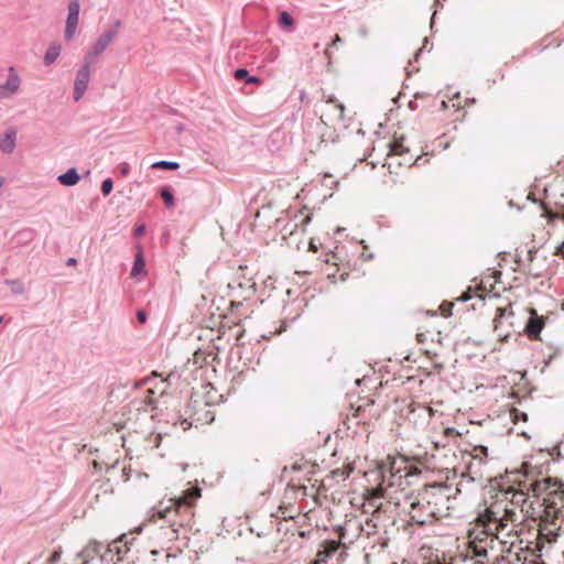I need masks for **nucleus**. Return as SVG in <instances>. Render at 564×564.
<instances>
[{"instance_id":"37998d69","label":"nucleus","mask_w":564,"mask_h":564,"mask_svg":"<svg viewBox=\"0 0 564 564\" xmlns=\"http://www.w3.org/2000/svg\"><path fill=\"white\" fill-rule=\"evenodd\" d=\"M416 339L419 343H424L426 340V336L424 333H417L416 334Z\"/></svg>"},{"instance_id":"c85d7f7f","label":"nucleus","mask_w":564,"mask_h":564,"mask_svg":"<svg viewBox=\"0 0 564 564\" xmlns=\"http://www.w3.org/2000/svg\"><path fill=\"white\" fill-rule=\"evenodd\" d=\"M454 306V303L452 302H443L441 305H440V311H441V314L444 316V317H448L452 315V308Z\"/></svg>"},{"instance_id":"e433bc0d","label":"nucleus","mask_w":564,"mask_h":564,"mask_svg":"<svg viewBox=\"0 0 564 564\" xmlns=\"http://www.w3.org/2000/svg\"><path fill=\"white\" fill-rule=\"evenodd\" d=\"M59 558H61V552L54 551L47 562L50 564H55L59 561Z\"/></svg>"},{"instance_id":"6ab92c4d","label":"nucleus","mask_w":564,"mask_h":564,"mask_svg":"<svg viewBox=\"0 0 564 564\" xmlns=\"http://www.w3.org/2000/svg\"><path fill=\"white\" fill-rule=\"evenodd\" d=\"M15 130L9 129L0 139V149L4 153H12L15 148Z\"/></svg>"},{"instance_id":"864d4df0","label":"nucleus","mask_w":564,"mask_h":564,"mask_svg":"<svg viewBox=\"0 0 564 564\" xmlns=\"http://www.w3.org/2000/svg\"><path fill=\"white\" fill-rule=\"evenodd\" d=\"M554 43H555L556 46H558L561 44V40L556 39V40H554Z\"/></svg>"},{"instance_id":"58836bf2","label":"nucleus","mask_w":564,"mask_h":564,"mask_svg":"<svg viewBox=\"0 0 564 564\" xmlns=\"http://www.w3.org/2000/svg\"><path fill=\"white\" fill-rule=\"evenodd\" d=\"M444 434H445L446 436H453V437H456V436H458V435H459V433H458L454 427H447V429H445Z\"/></svg>"},{"instance_id":"a18cd8bd","label":"nucleus","mask_w":564,"mask_h":564,"mask_svg":"<svg viewBox=\"0 0 564 564\" xmlns=\"http://www.w3.org/2000/svg\"><path fill=\"white\" fill-rule=\"evenodd\" d=\"M230 305L232 308H238V307L242 306V303L232 301Z\"/></svg>"},{"instance_id":"f8f14e48","label":"nucleus","mask_w":564,"mask_h":564,"mask_svg":"<svg viewBox=\"0 0 564 564\" xmlns=\"http://www.w3.org/2000/svg\"><path fill=\"white\" fill-rule=\"evenodd\" d=\"M93 64H88L87 61L84 59V64L77 72L75 83H74V98L75 100H79L85 94L89 79H90V66Z\"/></svg>"},{"instance_id":"1a4fd4ad","label":"nucleus","mask_w":564,"mask_h":564,"mask_svg":"<svg viewBox=\"0 0 564 564\" xmlns=\"http://www.w3.org/2000/svg\"><path fill=\"white\" fill-rule=\"evenodd\" d=\"M345 106L336 98L328 97L321 106V120L332 127L344 122Z\"/></svg>"},{"instance_id":"0eeeda50","label":"nucleus","mask_w":564,"mask_h":564,"mask_svg":"<svg viewBox=\"0 0 564 564\" xmlns=\"http://www.w3.org/2000/svg\"><path fill=\"white\" fill-rule=\"evenodd\" d=\"M500 278L501 272L494 271L490 275L481 280V283L478 288H468V290L464 292L462 296L457 297V300L465 302L476 295L479 296L480 299H485L486 296H488L489 299L496 297L498 295V292H495V284L499 281Z\"/></svg>"},{"instance_id":"09e8293b","label":"nucleus","mask_w":564,"mask_h":564,"mask_svg":"<svg viewBox=\"0 0 564 564\" xmlns=\"http://www.w3.org/2000/svg\"><path fill=\"white\" fill-rule=\"evenodd\" d=\"M121 173H122L123 175H127V174H128V166H127V165H124V166L121 169Z\"/></svg>"},{"instance_id":"7ed1b4c3","label":"nucleus","mask_w":564,"mask_h":564,"mask_svg":"<svg viewBox=\"0 0 564 564\" xmlns=\"http://www.w3.org/2000/svg\"><path fill=\"white\" fill-rule=\"evenodd\" d=\"M364 502V511H371L372 516L376 517L380 512H386L388 506L394 500L395 506H409V516L412 522L424 525L434 521L433 512L426 507L421 506V492L417 496H408L403 490L393 489L390 484L388 487H383L382 484L375 488L366 489Z\"/></svg>"},{"instance_id":"72a5a7b5","label":"nucleus","mask_w":564,"mask_h":564,"mask_svg":"<svg viewBox=\"0 0 564 564\" xmlns=\"http://www.w3.org/2000/svg\"><path fill=\"white\" fill-rule=\"evenodd\" d=\"M248 76V70L245 68H239L235 72L236 79H242Z\"/></svg>"},{"instance_id":"4be33fe9","label":"nucleus","mask_w":564,"mask_h":564,"mask_svg":"<svg viewBox=\"0 0 564 564\" xmlns=\"http://www.w3.org/2000/svg\"><path fill=\"white\" fill-rule=\"evenodd\" d=\"M61 52H62L61 44H58L56 42L51 43L45 52L44 57H43L44 64L45 65L53 64L58 58Z\"/></svg>"},{"instance_id":"f03ea898","label":"nucleus","mask_w":564,"mask_h":564,"mask_svg":"<svg viewBox=\"0 0 564 564\" xmlns=\"http://www.w3.org/2000/svg\"><path fill=\"white\" fill-rule=\"evenodd\" d=\"M200 489L193 487L182 491L177 497L161 500L154 509L151 521H163L161 529L169 541L178 539L181 530L192 525L195 516V506L200 498Z\"/></svg>"},{"instance_id":"3c124183","label":"nucleus","mask_w":564,"mask_h":564,"mask_svg":"<svg viewBox=\"0 0 564 564\" xmlns=\"http://www.w3.org/2000/svg\"><path fill=\"white\" fill-rule=\"evenodd\" d=\"M150 382H151V378H147V379H144V380H143V383H144V384H148V383H150Z\"/></svg>"},{"instance_id":"473e14b6","label":"nucleus","mask_w":564,"mask_h":564,"mask_svg":"<svg viewBox=\"0 0 564 564\" xmlns=\"http://www.w3.org/2000/svg\"><path fill=\"white\" fill-rule=\"evenodd\" d=\"M366 411V408L362 405H359L358 408L354 409L352 416L354 417H365L364 413Z\"/></svg>"},{"instance_id":"5701e85b","label":"nucleus","mask_w":564,"mask_h":564,"mask_svg":"<svg viewBox=\"0 0 564 564\" xmlns=\"http://www.w3.org/2000/svg\"><path fill=\"white\" fill-rule=\"evenodd\" d=\"M80 181L76 169L72 167L66 173L58 176V182L64 186H74Z\"/></svg>"},{"instance_id":"bb28decb","label":"nucleus","mask_w":564,"mask_h":564,"mask_svg":"<svg viewBox=\"0 0 564 564\" xmlns=\"http://www.w3.org/2000/svg\"><path fill=\"white\" fill-rule=\"evenodd\" d=\"M161 197H162V199L164 200V203H165V205H166L167 207H173V205H174V198H173V195H172V193H171V191H170V189H167V188H163V189L161 191Z\"/></svg>"},{"instance_id":"ea45409f","label":"nucleus","mask_w":564,"mask_h":564,"mask_svg":"<svg viewBox=\"0 0 564 564\" xmlns=\"http://www.w3.org/2000/svg\"><path fill=\"white\" fill-rule=\"evenodd\" d=\"M308 250L312 251V252H317L318 250V247L317 245L315 243V240L314 239H311L310 242H308Z\"/></svg>"},{"instance_id":"6e6552de","label":"nucleus","mask_w":564,"mask_h":564,"mask_svg":"<svg viewBox=\"0 0 564 564\" xmlns=\"http://www.w3.org/2000/svg\"><path fill=\"white\" fill-rule=\"evenodd\" d=\"M403 415L414 427H424L434 415V410L430 405L410 401Z\"/></svg>"},{"instance_id":"f704fd0d","label":"nucleus","mask_w":564,"mask_h":564,"mask_svg":"<svg viewBox=\"0 0 564 564\" xmlns=\"http://www.w3.org/2000/svg\"><path fill=\"white\" fill-rule=\"evenodd\" d=\"M549 216L551 219H561L562 221H564V212L560 213L550 210Z\"/></svg>"},{"instance_id":"cd10ccee","label":"nucleus","mask_w":564,"mask_h":564,"mask_svg":"<svg viewBox=\"0 0 564 564\" xmlns=\"http://www.w3.org/2000/svg\"><path fill=\"white\" fill-rule=\"evenodd\" d=\"M7 284L10 285L12 292H14V293L22 294L24 292V286L20 281L10 280V281H7Z\"/></svg>"},{"instance_id":"2f4dec72","label":"nucleus","mask_w":564,"mask_h":564,"mask_svg":"<svg viewBox=\"0 0 564 564\" xmlns=\"http://www.w3.org/2000/svg\"><path fill=\"white\" fill-rule=\"evenodd\" d=\"M324 261H325L326 264H332V265L336 267L337 265V261H338V257L334 252H329V253L326 254Z\"/></svg>"},{"instance_id":"dca6fc26","label":"nucleus","mask_w":564,"mask_h":564,"mask_svg":"<svg viewBox=\"0 0 564 564\" xmlns=\"http://www.w3.org/2000/svg\"><path fill=\"white\" fill-rule=\"evenodd\" d=\"M340 546L339 541L329 540L324 541L321 544L319 550L316 553L315 560L310 564H326L327 558L332 557Z\"/></svg>"},{"instance_id":"49530a36","label":"nucleus","mask_w":564,"mask_h":564,"mask_svg":"<svg viewBox=\"0 0 564 564\" xmlns=\"http://www.w3.org/2000/svg\"><path fill=\"white\" fill-rule=\"evenodd\" d=\"M76 262H77V261H76V259H75V258H69V259L67 260V265H75V264H76Z\"/></svg>"},{"instance_id":"f257e3e1","label":"nucleus","mask_w":564,"mask_h":564,"mask_svg":"<svg viewBox=\"0 0 564 564\" xmlns=\"http://www.w3.org/2000/svg\"><path fill=\"white\" fill-rule=\"evenodd\" d=\"M510 486L495 491L484 511L479 512L477 523L492 530L503 544L512 546L518 540V527L530 512L532 502L529 497H543L539 514V541L552 543L564 532V489L563 484L550 477L534 478L528 471H514L509 476Z\"/></svg>"},{"instance_id":"393cba45","label":"nucleus","mask_w":564,"mask_h":564,"mask_svg":"<svg viewBox=\"0 0 564 564\" xmlns=\"http://www.w3.org/2000/svg\"><path fill=\"white\" fill-rule=\"evenodd\" d=\"M522 405L520 401L519 406H512L510 409V419L514 425H518L520 422H528V413L521 408Z\"/></svg>"},{"instance_id":"a211bd4d","label":"nucleus","mask_w":564,"mask_h":564,"mask_svg":"<svg viewBox=\"0 0 564 564\" xmlns=\"http://www.w3.org/2000/svg\"><path fill=\"white\" fill-rule=\"evenodd\" d=\"M470 457L471 462L469 463L468 469L471 473L474 467L480 468L488 463L489 449L482 445L474 446L470 452Z\"/></svg>"},{"instance_id":"a878e982","label":"nucleus","mask_w":564,"mask_h":564,"mask_svg":"<svg viewBox=\"0 0 564 564\" xmlns=\"http://www.w3.org/2000/svg\"><path fill=\"white\" fill-rule=\"evenodd\" d=\"M153 169H162V170H177L180 164L177 162H169V161H158L152 164Z\"/></svg>"},{"instance_id":"8fccbe9b","label":"nucleus","mask_w":564,"mask_h":564,"mask_svg":"<svg viewBox=\"0 0 564 564\" xmlns=\"http://www.w3.org/2000/svg\"><path fill=\"white\" fill-rule=\"evenodd\" d=\"M333 474H334V475H337V474H341V475H344L345 473H344V471H340L339 469H337V470H334V471H333Z\"/></svg>"},{"instance_id":"c756f323","label":"nucleus","mask_w":564,"mask_h":564,"mask_svg":"<svg viewBox=\"0 0 564 564\" xmlns=\"http://www.w3.org/2000/svg\"><path fill=\"white\" fill-rule=\"evenodd\" d=\"M280 24L290 28L294 24V20L288 12H282L280 14Z\"/></svg>"},{"instance_id":"4c0bfd02","label":"nucleus","mask_w":564,"mask_h":564,"mask_svg":"<svg viewBox=\"0 0 564 564\" xmlns=\"http://www.w3.org/2000/svg\"><path fill=\"white\" fill-rule=\"evenodd\" d=\"M137 318H138V321H139L141 324H144V323L147 322V318H148V317H147V314H145V312H144V311L139 310V311L137 312Z\"/></svg>"},{"instance_id":"4468645a","label":"nucleus","mask_w":564,"mask_h":564,"mask_svg":"<svg viewBox=\"0 0 564 564\" xmlns=\"http://www.w3.org/2000/svg\"><path fill=\"white\" fill-rule=\"evenodd\" d=\"M8 79L0 85V98H9L17 94L21 86V78L14 67H9Z\"/></svg>"},{"instance_id":"5fc2aeb1","label":"nucleus","mask_w":564,"mask_h":564,"mask_svg":"<svg viewBox=\"0 0 564 564\" xmlns=\"http://www.w3.org/2000/svg\"><path fill=\"white\" fill-rule=\"evenodd\" d=\"M327 276L332 278V276H334V273H327Z\"/></svg>"},{"instance_id":"9b49d317","label":"nucleus","mask_w":564,"mask_h":564,"mask_svg":"<svg viewBox=\"0 0 564 564\" xmlns=\"http://www.w3.org/2000/svg\"><path fill=\"white\" fill-rule=\"evenodd\" d=\"M389 473L392 477H408L415 470L412 464L404 456L389 457Z\"/></svg>"},{"instance_id":"423d86ee","label":"nucleus","mask_w":564,"mask_h":564,"mask_svg":"<svg viewBox=\"0 0 564 564\" xmlns=\"http://www.w3.org/2000/svg\"><path fill=\"white\" fill-rule=\"evenodd\" d=\"M414 162L415 155L404 145V137H394L393 141L389 143V152L384 163L389 172L390 182L397 183L400 174L399 170L411 167Z\"/></svg>"},{"instance_id":"603ef678","label":"nucleus","mask_w":564,"mask_h":564,"mask_svg":"<svg viewBox=\"0 0 564 564\" xmlns=\"http://www.w3.org/2000/svg\"><path fill=\"white\" fill-rule=\"evenodd\" d=\"M560 252L562 253V256L564 257V243L563 246L560 248Z\"/></svg>"},{"instance_id":"a19ab883","label":"nucleus","mask_w":564,"mask_h":564,"mask_svg":"<svg viewBox=\"0 0 564 564\" xmlns=\"http://www.w3.org/2000/svg\"><path fill=\"white\" fill-rule=\"evenodd\" d=\"M517 433H518L519 435L524 436L525 438H530V437H531V435H530V431H528V430H525V429H519V430L517 431Z\"/></svg>"},{"instance_id":"20e7f679","label":"nucleus","mask_w":564,"mask_h":564,"mask_svg":"<svg viewBox=\"0 0 564 564\" xmlns=\"http://www.w3.org/2000/svg\"><path fill=\"white\" fill-rule=\"evenodd\" d=\"M462 482L455 488L454 496L447 486L433 485L421 491V506L426 507L433 512L434 520L448 517L451 510L457 508L455 501L459 499L460 503L467 501V496H462Z\"/></svg>"},{"instance_id":"ddd939ff","label":"nucleus","mask_w":564,"mask_h":564,"mask_svg":"<svg viewBox=\"0 0 564 564\" xmlns=\"http://www.w3.org/2000/svg\"><path fill=\"white\" fill-rule=\"evenodd\" d=\"M79 21V2L70 0L68 3V15L66 20L64 36L66 41H72Z\"/></svg>"},{"instance_id":"de8ad7c7","label":"nucleus","mask_w":564,"mask_h":564,"mask_svg":"<svg viewBox=\"0 0 564 564\" xmlns=\"http://www.w3.org/2000/svg\"><path fill=\"white\" fill-rule=\"evenodd\" d=\"M340 41H341L340 36L336 35L334 41H333V44L339 43Z\"/></svg>"},{"instance_id":"2eb2a0df","label":"nucleus","mask_w":564,"mask_h":564,"mask_svg":"<svg viewBox=\"0 0 564 564\" xmlns=\"http://www.w3.org/2000/svg\"><path fill=\"white\" fill-rule=\"evenodd\" d=\"M512 318H513V312L511 310L510 304H508L505 307H497L496 316L494 318V328L498 333V336L507 337L509 335L508 332L503 334V333L499 332V329L502 328V326L505 324H507L508 326H511Z\"/></svg>"},{"instance_id":"7c9ffc66","label":"nucleus","mask_w":564,"mask_h":564,"mask_svg":"<svg viewBox=\"0 0 564 564\" xmlns=\"http://www.w3.org/2000/svg\"><path fill=\"white\" fill-rule=\"evenodd\" d=\"M112 191V181L107 178L101 184V192L105 196L109 195Z\"/></svg>"},{"instance_id":"c9c22d12","label":"nucleus","mask_w":564,"mask_h":564,"mask_svg":"<svg viewBox=\"0 0 564 564\" xmlns=\"http://www.w3.org/2000/svg\"><path fill=\"white\" fill-rule=\"evenodd\" d=\"M145 232V225L144 224H140L135 227L134 229V236L135 237H141L143 236Z\"/></svg>"},{"instance_id":"b1692460","label":"nucleus","mask_w":564,"mask_h":564,"mask_svg":"<svg viewBox=\"0 0 564 564\" xmlns=\"http://www.w3.org/2000/svg\"><path fill=\"white\" fill-rule=\"evenodd\" d=\"M299 513H300V511L297 509H295L293 506L281 505L278 508V511L275 513H273V516L276 518H280L282 520H291V519H294Z\"/></svg>"},{"instance_id":"79ce46f5","label":"nucleus","mask_w":564,"mask_h":564,"mask_svg":"<svg viewBox=\"0 0 564 564\" xmlns=\"http://www.w3.org/2000/svg\"><path fill=\"white\" fill-rule=\"evenodd\" d=\"M247 83L248 84H260L261 79L259 77H256V76H250V77L247 78Z\"/></svg>"},{"instance_id":"39448f33","label":"nucleus","mask_w":564,"mask_h":564,"mask_svg":"<svg viewBox=\"0 0 564 564\" xmlns=\"http://www.w3.org/2000/svg\"><path fill=\"white\" fill-rule=\"evenodd\" d=\"M467 539L466 556L477 558L478 564H484V560L488 558L489 553L494 551L497 543L502 546V551L505 549L509 551L511 547L509 544H503L496 532L477 523V520H475L473 528L468 531Z\"/></svg>"},{"instance_id":"9d476101","label":"nucleus","mask_w":564,"mask_h":564,"mask_svg":"<svg viewBox=\"0 0 564 564\" xmlns=\"http://www.w3.org/2000/svg\"><path fill=\"white\" fill-rule=\"evenodd\" d=\"M116 35V28L105 31L89 47L84 59L87 61L88 64H94L97 58L107 50Z\"/></svg>"},{"instance_id":"f3484780","label":"nucleus","mask_w":564,"mask_h":564,"mask_svg":"<svg viewBox=\"0 0 564 564\" xmlns=\"http://www.w3.org/2000/svg\"><path fill=\"white\" fill-rule=\"evenodd\" d=\"M544 327V318L539 316L535 310H530V318L525 326V332L530 338L538 339Z\"/></svg>"},{"instance_id":"c03bdc74","label":"nucleus","mask_w":564,"mask_h":564,"mask_svg":"<svg viewBox=\"0 0 564 564\" xmlns=\"http://www.w3.org/2000/svg\"><path fill=\"white\" fill-rule=\"evenodd\" d=\"M311 221V217L310 216H305L303 221H302V231L305 230V226Z\"/></svg>"},{"instance_id":"412c9836","label":"nucleus","mask_w":564,"mask_h":564,"mask_svg":"<svg viewBox=\"0 0 564 564\" xmlns=\"http://www.w3.org/2000/svg\"><path fill=\"white\" fill-rule=\"evenodd\" d=\"M145 274H147L145 262H144V259H143L142 251L139 248V250H138V252L135 254V258H134V263H133L132 270L130 272V275L132 278L140 279V278L145 276Z\"/></svg>"},{"instance_id":"aec40b11","label":"nucleus","mask_w":564,"mask_h":564,"mask_svg":"<svg viewBox=\"0 0 564 564\" xmlns=\"http://www.w3.org/2000/svg\"><path fill=\"white\" fill-rule=\"evenodd\" d=\"M166 384L164 380H161L160 386L150 387L147 389V394L144 398V402L148 405H153L158 397H161L165 393Z\"/></svg>"}]
</instances>
